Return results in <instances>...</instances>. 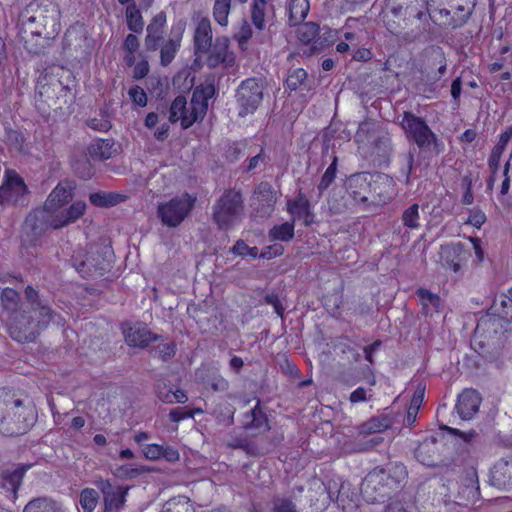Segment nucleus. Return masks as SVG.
Listing matches in <instances>:
<instances>
[{"instance_id":"f257e3e1","label":"nucleus","mask_w":512,"mask_h":512,"mask_svg":"<svg viewBox=\"0 0 512 512\" xmlns=\"http://www.w3.org/2000/svg\"><path fill=\"white\" fill-rule=\"evenodd\" d=\"M56 316L50 307H40L37 314L20 308V311H14L7 316L9 334L18 342H32L40 330L55 321Z\"/></svg>"},{"instance_id":"f03ea898","label":"nucleus","mask_w":512,"mask_h":512,"mask_svg":"<svg viewBox=\"0 0 512 512\" xmlns=\"http://www.w3.org/2000/svg\"><path fill=\"white\" fill-rule=\"evenodd\" d=\"M406 477L407 471L402 464H392L387 469L375 468L364 478L361 492L368 501H378L400 488Z\"/></svg>"},{"instance_id":"7ed1b4c3","label":"nucleus","mask_w":512,"mask_h":512,"mask_svg":"<svg viewBox=\"0 0 512 512\" xmlns=\"http://www.w3.org/2000/svg\"><path fill=\"white\" fill-rule=\"evenodd\" d=\"M214 88L207 86L196 89L192 95L189 105L183 96H177L170 106L169 121L176 123L180 121L183 129L191 127L195 122L201 120L208 109V100L213 96Z\"/></svg>"},{"instance_id":"20e7f679","label":"nucleus","mask_w":512,"mask_h":512,"mask_svg":"<svg viewBox=\"0 0 512 512\" xmlns=\"http://www.w3.org/2000/svg\"><path fill=\"white\" fill-rule=\"evenodd\" d=\"M73 198V187L68 183H59L49 194L44 208L50 215L61 217L67 221V226L76 222L86 211L84 201H75L68 208L63 207Z\"/></svg>"},{"instance_id":"39448f33","label":"nucleus","mask_w":512,"mask_h":512,"mask_svg":"<svg viewBox=\"0 0 512 512\" xmlns=\"http://www.w3.org/2000/svg\"><path fill=\"white\" fill-rule=\"evenodd\" d=\"M400 125L404 130L407 140L415 143L419 149L435 154H440L444 151L443 142L430 129L423 118L405 111L402 114Z\"/></svg>"},{"instance_id":"423d86ee","label":"nucleus","mask_w":512,"mask_h":512,"mask_svg":"<svg viewBox=\"0 0 512 512\" xmlns=\"http://www.w3.org/2000/svg\"><path fill=\"white\" fill-rule=\"evenodd\" d=\"M242 195L228 190L213 205V220L221 230H228L236 224L243 214Z\"/></svg>"},{"instance_id":"0eeeda50","label":"nucleus","mask_w":512,"mask_h":512,"mask_svg":"<svg viewBox=\"0 0 512 512\" xmlns=\"http://www.w3.org/2000/svg\"><path fill=\"white\" fill-rule=\"evenodd\" d=\"M196 198L188 193L176 196L158 205L157 213L162 223L168 227H176L190 214Z\"/></svg>"},{"instance_id":"6e6552de","label":"nucleus","mask_w":512,"mask_h":512,"mask_svg":"<svg viewBox=\"0 0 512 512\" xmlns=\"http://www.w3.org/2000/svg\"><path fill=\"white\" fill-rule=\"evenodd\" d=\"M263 99V84L256 78H248L241 82L236 91V102L239 115L244 117L254 113Z\"/></svg>"},{"instance_id":"1a4fd4ad","label":"nucleus","mask_w":512,"mask_h":512,"mask_svg":"<svg viewBox=\"0 0 512 512\" xmlns=\"http://www.w3.org/2000/svg\"><path fill=\"white\" fill-rule=\"evenodd\" d=\"M67 226V221L58 216L50 215L44 208L33 210L25 219L24 229L34 237H39L48 228L60 229Z\"/></svg>"},{"instance_id":"9d476101","label":"nucleus","mask_w":512,"mask_h":512,"mask_svg":"<svg viewBox=\"0 0 512 512\" xmlns=\"http://www.w3.org/2000/svg\"><path fill=\"white\" fill-rule=\"evenodd\" d=\"M373 185V174L358 173L350 176L347 180V191L350 197L357 203L371 206V191Z\"/></svg>"},{"instance_id":"9b49d317","label":"nucleus","mask_w":512,"mask_h":512,"mask_svg":"<svg viewBox=\"0 0 512 512\" xmlns=\"http://www.w3.org/2000/svg\"><path fill=\"white\" fill-rule=\"evenodd\" d=\"M277 202V194L268 183H260L255 189L252 198V207L257 216L261 218L269 217Z\"/></svg>"},{"instance_id":"f8f14e48","label":"nucleus","mask_w":512,"mask_h":512,"mask_svg":"<svg viewBox=\"0 0 512 512\" xmlns=\"http://www.w3.org/2000/svg\"><path fill=\"white\" fill-rule=\"evenodd\" d=\"M97 487L103 494L104 512L118 510L126 501L128 487L114 486L109 480H100Z\"/></svg>"},{"instance_id":"ddd939ff","label":"nucleus","mask_w":512,"mask_h":512,"mask_svg":"<svg viewBox=\"0 0 512 512\" xmlns=\"http://www.w3.org/2000/svg\"><path fill=\"white\" fill-rule=\"evenodd\" d=\"M242 426L245 430L257 435L264 434L271 429L268 416L264 407L261 406L260 400H257L256 405L251 410L244 413Z\"/></svg>"},{"instance_id":"4468645a","label":"nucleus","mask_w":512,"mask_h":512,"mask_svg":"<svg viewBox=\"0 0 512 512\" xmlns=\"http://www.w3.org/2000/svg\"><path fill=\"white\" fill-rule=\"evenodd\" d=\"M394 182L386 174H374L371 191V206H381L393 198Z\"/></svg>"},{"instance_id":"2eb2a0df","label":"nucleus","mask_w":512,"mask_h":512,"mask_svg":"<svg viewBox=\"0 0 512 512\" xmlns=\"http://www.w3.org/2000/svg\"><path fill=\"white\" fill-rule=\"evenodd\" d=\"M229 39L226 37L217 38L211 46L210 54L207 58L209 67L214 68L219 65L223 67H231L235 62L234 55L229 52Z\"/></svg>"},{"instance_id":"dca6fc26","label":"nucleus","mask_w":512,"mask_h":512,"mask_svg":"<svg viewBox=\"0 0 512 512\" xmlns=\"http://www.w3.org/2000/svg\"><path fill=\"white\" fill-rule=\"evenodd\" d=\"M122 332L126 343L131 347L145 348L152 341L158 339L157 335L142 325L130 326L129 324H123Z\"/></svg>"},{"instance_id":"f3484780","label":"nucleus","mask_w":512,"mask_h":512,"mask_svg":"<svg viewBox=\"0 0 512 512\" xmlns=\"http://www.w3.org/2000/svg\"><path fill=\"white\" fill-rule=\"evenodd\" d=\"M441 446L442 443L435 436H430L419 444L415 457L423 465L435 466L440 457Z\"/></svg>"},{"instance_id":"a211bd4d","label":"nucleus","mask_w":512,"mask_h":512,"mask_svg":"<svg viewBox=\"0 0 512 512\" xmlns=\"http://www.w3.org/2000/svg\"><path fill=\"white\" fill-rule=\"evenodd\" d=\"M480 403L479 393L474 389H466L458 397L456 410L462 420H469L477 413Z\"/></svg>"},{"instance_id":"6ab92c4d","label":"nucleus","mask_w":512,"mask_h":512,"mask_svg":"<svg viewBox=\"0 0 512 512\" xmlns=\"http://www.w3.org/2000/svg\"><path fill=\"white\" fill-rule=\"evenodd\" d=\"M490 483L497 488L512 486V457L502 458L495 463L490 472Z\"/></svg>"},{"instance_id":"aec40b11","label":"nucleus","mask_w":512,"mask_h":512,"mask_svg":"<svg viewBox=\"0 0 512 512\" xmlns=\"http://www.w3.org/2000/svg\"><path fill=\"white\" fill-rule=\"evenodd\" d=\"M25 192L26 185L20 177L9 178L6 183L0 186V205L4 206L17 202Z\"/></svg>"},{"instance_id":"412c9836","label":"nucleus","mask_w":512,"mask_h":512,"mask_svg":"<svg viewBox=\"0 0 512 512\" xmlns=\"http://www.w3.org/2000/svg\"><path fill=\"white\" fill-rule=\"evenodd\" d=\"M195 53L198 57L206 54L212 46V29L209 19L199 20L194 33Z\"/></svg>"},{"instance_id":"4be33fe9","label":"nucleus","mask_w":512,"mask_h":512,"mask_svg":"<svg viewBox=\"0 0 512 512\" xmlns=\"http://www.w3.org/2000/svg\"><path fill=\"white\" fill-rule=\"evenodd\" d=\"M441 260L443 266L458 273L462 262L465 260V253L460 245H448L441 248Z\"/></svg>"},{"instance_id":"5701e85b","label":"nucleus","mask_w":512,"mask_h":512,"mask_svg":"<svg viewBox=\"0 0 512 512\" xmlns=\"http://www.w3.org/2000/svg\"><path fill=\"white\" fill-rule=\"evenodd\" d=\"M288 211L293 216V222L295 219L302 220L305 226L313 222L309 201L303 195L288 203Z\"/></svg>"},{"instance_id":"b1692460","label":"nucleus","mask_w":512,"mask_h":512,"mask_svg":"<svg viewBox=\"0 0 512 512\" xmlns=\"http://www.w3.org/2000/svg\"><path fill=\"white\" fill-rule=\"evenodd\" d=\"M22 401L14 399L6 389H0V425L7 419L16 416V409L21 408Z\"/></svg>"},{"instance_id":"393cba45","label":"nucleus","mask_w":512,"mask_h":512,"mask_svg":"<svg viewBox=\"0 0 512 512\" xmlns=\"http://www.w3.org/2000/svg\"><path fill=\"white\" fill-rule=\"evenodd\" d=\"M416 295L420 300V304L425 315H431L434 312H439L442 300L438 294H435L425 288H419L416 291Z\"/></svg>"},{"instance_id":"a878e982","label":"nucleus","mask_w":512,"mask_h":512,"mask_svg":"<svg viewBox=\"0 0 512 512\" xmlns=\"http://www.w3.org/2000/svg\"><path fill=\"white\" fill-rule=\"evenodd\" d=\"M310 9L309 0H289V23L292 26L300 24Z\"/></svg>"},{"instance_id":"bb28decb","label":"nucleus","mask_w":512,"mask_h":512,"mask_svg":"<svg viewBox=\"0 0 512 512\" xmlns=\"http://www.w3.org/2000/svg\"><path fill=\"white\" fill-rule=\"evenodd\" d=\"M393 425V421L387 415H379L376 417H372L364 424H362L360 428V432L362 434H376L381 433Z\"/></svg>"},{"instance_id":"cd10ccee","label":"nucleus","mask_w":512,"mask_h":512,"mask_svg":"<svg viewBox=\"0 0 512 512\" xmlns=\"http://www.w3.org/2000/svg\"><path fill=\"white\" fill-rule=\"evenodd\" d=\"M23 512H62L61 506L52 499L41 497L29 501Z\"/></svg>"},{"instance_id":"c85d7f7f","label":"nucleus","mask_w":512,"mask_h":512,"mask_svg":"<svg viewBox=\"0 0 512 512\" xmlns=\"http://www.w3.org/2000/svg\"><path fill=\"white\" fill-rule=\"evenodd\" d=\"M90 154L101 160L110 159L116 152L115 143L111 139L98 140L90 146Z\"/></svg>"},{"instance_id":"c756f323","label":"nucleus","mask_w":512,"mask_h":512,"mask_svg":"<svg viewBox=\"0 0 512 512\" xmlns=\"http://www.w3.org/2000/svg\"><path fill=\"white\" fill-rule=\"evenodd\" d=\"M268 237L271 241L288 242L292 240L294 237L293 221L273 226L269 230Z\"/></svg>"},{"instance_id":"7c9ffc66","label":"nucleus","mask_w":512,"mask_h":512,"mask_svg":"<svg viewBox=\"0 0 512 512\" xmlns=\"http://www.w3.org/2000/svg\"><path fill=\"white\" fill-rule=\"evenodd\" d=\"M424 398V389L419 388L414 393L410 405L407 409L406 417L404 419V424L408 427H411L415 424L417 419V414L421 407L422 401Z\"/></svg>"},{"instance_id":"2f4dec72","label":"nucleus","mask_w":512,"mask_h":512,"mask_svg":"<svg viewBox=\"0 0 512 512\" xmlns=\"http://www.w3.org/2000/svg\"><path fill=\"white\" fill-rule=\"evenodd\" d=\"M73 266L82 277L92 276L96 270L95 265L86 257L82 251L77 252L72 257Z\"/></svg>"},{"instance_id":"473e14b6","label":"nucleus","mask_w":512,"mask_h":512,"mask_svg":"<svg viewBox=\"0 0 512 512\" xmlns=\"http://www.w3.org/2000/svg\"><path fill=\"white\" fill-rule=\"evenodd\" d=\"M20 301L19 294L12 288H5L0 296V304L4 310L8 312V315L14 311H20L18 309V303Z\"/></svg>"},{"instance_id":"72a5a7b5","label":"nucleus","mask_w":512,"mask_h":512,"mask_svg":"<svg viewBox=\"0 0 512 512\" xmlns=\"http://www.w3.org/2000/svg\"><path fill=\"white\" fill-rule=\"evenodd\" d=\"M90 202L99 207H110L121 201V196L114 193L96 192L89 196Z\"/></svg>"},{"instance_id":"f704fd0d","label":"nucleus","mask_w":512,"mask_h":512,"mask_svg":"<svg viewBox=\"0 0 512 512\" xmlns=\"http://www.w3.org/2000/svg\"><path fill=\"white\" fill-rule=\"evenodd\" d=\"M403 225L409 229H418L420 227L419 205L414 203L405 209L402 213Z\"/></svg>"},{"instance_id":"c9c22d12","label":"nucleus","mask_w":512,"mask_h":512,"mask_svg":"<svg viewBox=\"0 0 512 512\" xmlns=\"http://www.w3.org/2000/svg\"><path fill=\"white\" fill-rule=\"evenodd\" d=\"M126 18L127 25L131 31L141 32L143 30V19L135 4H131L126 8Z\"/></svg>"},{"instance_id":"e433bc0d","label":"nucleus","mask_w":512,"mask_h":512,"mask_svg":"<svg viewBox=\"0 0 512 512\" xmlns=\"http://www.w3.org/2000/svg\"><path fill=\"white\" fill-rule=\"evenodd\" d=\"M99 500L98 492L92 488H85L80 493V505L84 512H92Z\"/></svg>"},{"instance_id":"4c0bfd02","label":"nucleus","mask_w":512,"mask_h":512,"mask_svg":"<svg viewBox=\"0 0 512 512\" xmlns=\"http://www.w3.org/2000/svg\"><path fill=\"white\" fill-rule=\"evenodd\" d=\"M319 34V26L314 22L304 23L298 29V38L304 44L311 43Z\"/></svg>"},{"instance_id":"58836bf2","label":"nucleus","mask_w":512,"mask_h":512,"mask_svg":"<svg viewBox=\"0 0 512 512\" xmlns=\"http://www.w3.org/2000/svg\"><path fill=\"white\" fill-rule=\"evenodd\" d=\"M267 6L253 4L251 6V20L258 30H263L266 26Z\"/></svg>"},{"instance_id":"ea45409f","label":"nucleus","mask_w":512,"mask_h":512,"mask_svg":"<svg viewBox=\"0 0 512 512\" xmlns=\"http://www.w3.org/2000/svg\"><path fill=\"white\" fill-rule=\"evenodd\" d=\"M25 295L27 298V303L21 305V309H28L30 310V312H34V314H37L40 307H48L47 305L42 304V302L38 300V292L34 290L32 287L28 286L26 288Z\"/></svg>"},{"instance_id":"a19ab883","label":"nucleus","mask_w":512,"mask_h":512,"mask_svg":"<svg viewBox=\"0 0 512 512\" xmlns=\"http://www.w3.org/2000/svg\"><path fill=\"white\" fill-rule=\"evenodd\" d=\"M180 46L179 40H169L161 48V63L163 66H167L172 62L175 54Z\"/></svg>"},{"instance_id":"79ce46f5","label":"nucleus","mask_w":512,"mask_h":512,"mask_svg":"<svg viewBox=\"0 0 512 512\" xmlns=\"http://www.w3.org/2000/svg\"><path fill=\"white\" fill-rule=\"evenodd\" d=\"M307 79V72L302 68L293 70L287 77L286 85L291 91H296Z\"/></svg>"},{"instance_id":"37998d69","label":"nucleus","mask_w":512,"mask_h":512,"mask_svg":"<svg viewBox=\"0 0 512 512\" xmlns=\"http://www.w3.org/2000/svg\"><path fill=\"white\" fill-rule=\"evenodd\" d=\"M163 30L155 28L154 25L147 26V36L145 39V46L148 50L155 51L158 48L159 42L162 39Z\"/></svg>"},{"instance_id":"c03bdc74","label":"nucleus","mask_w":512,"mask_h":512,"mask_svg":"<svg viewBox=\"0 0 512 512\" xmlns=\"http://www.w3.org/2000/svg\"><path fill=\"white\" fill-rule=\"evenodd\" d=\"M28 468L29 467L22 466L5 475L4 479L11 486V489L14 492V494H16L18 488L20 487L22 478Z\"/></svg>"},{"instance_id":"a18cd8bd","label":"nucleus","mask_w":512,"mask_h":512,"mask_svg":"<svg viewBox=\"0 0 512 512\" xmlns=\"http://www.w3.org/2000/svg\"><path fill=\"white\" fill-rule=\"evenodd\" d=\"M154 356L166 361L172 358L176 352V346L173 342H161L153 350Z\"/></svg>"},{"instance_id":"49530a36","label":"nucleus","mask_w":512,"mask_h":512,"mask_svg":"<svg viewBox=\"0 0 512 512\" xmlns=\"http://www.w3.org/2000/svg\"><path fill=\"white\" fill-rule=\"evenodd\" d=\"M231 252L237 256H250L254 259L260 255L258 254L257 247H249L243 240H237L234 246L231 248Z\"/></svg>"},{"instance_id":"de8ad7c7","label":"nucleus","mask_w":512,"mask_h":512,"mask_svg":"<svg viewBox=\"0 0 512 512\" xmlns=\"http://www.w3.org/2000/svg\"><path fill=\"white\" fill-rule=\"evenodd\" d=\"M336 169H337V158L335 157L333 159V162L328 166L326 171L324 172L321 181L319 183L318 189L321 192H323L325 189H327L330 184L334 181L336 177Z\"/></svg>"},{"instance_id":"09e8293b","label":"nucleus","mask_w":512,"mask_h":512,"mask_svg":"<svg viewBox=\"0 0 512 512\" xmlns=\"http://www.w3.org/2000/svg\"><path fill=\"white\" fill-rule=\"evenodd\" d=\"M503 150L493 147L491 154L488 159V166L491 171V179L490 182H493L495 180V175L499 170L500 166V160L503 154Z\"/></svg>"},{"instance_id":"8fccbe9b","label":"nucleus","mask_w":512,"mask_h":512,"mask_svg":"<svg viewBox=\"0 0 512 512\" xmlns=\"http://www.w3.org/2000/svg\"><path fill=\"white\" fill-rule=\"evenodd\" d=\"M130 99L140 107L147 105V94L140 86H133L128 91Z\"/></svg>"},{"instance_id":"3c124183","label":"nucleus","mask_w":512,"mask_h":512,"mask_svg":"<svg viewBox=\"0 0 512 512\" xmlns=\"http://www.w3.org/2000/svg\"><path fill=\"white\" fill-rule=\"evenodd\" d=\"M373 127L374 123L370 121L361 122L355 135L356 142L364 143L366 140H368L370 138V133L372 132Z\"/></svg>"},{"instance_id":"603ef678","label":"nucleus","mask_w":512,"mask_h":512,"mask_svg":"<svg viewBox=\"0 0 512 512\" xmlns=\"http://www.w3.org/2000/svg\"><path fill=\"white\" fill-rule=\"evenodd\" d=\"M143 471V469L132 468L129 465H123L117 467L113 473L118 478L129 479L140 475Z\"/></svg>"},{"instance_id":"864d4df0","label":"nucleus","mask_w":512,"mask_h":512,"mask_svg":"<svg viewBox=\"0 0 512 512\" xmlns=\"http://www.w3.org/2000/svg\"><path fill=\"white\" fill-rule=\"evenodd\" d=\"M273 504V512H297L293 502L287 498H276Z\"/></svg>"},{"instance_id":"5fc2aeb1","label":"nucleus","mask_w":512,"mask_h":512,"mask_svg":"<svg viewBox=\"0 0 512 512\" xmlns=\"http://www.w3.org/2000/svg\"><path fill=\"white\" fill-rule=\"evenodd\" d=\"M162 447L159 444H148L143 447L142 452L147 459L158 460L162 458Z\"/></svg>"},{"instance_id":"6e6d98bb","label":"nucleus","mask_w":512,"mask_h":512,"mask_svg":"<svg viewBox=\"0 0 512 512\" xmlns=\"http://www.w3.org/2000/svg\"><path fill=\"white\" fill-rule=\"evenodd\" d=\"M284 253V248L282 245L274 244L263 249L260 258L271 259L277 256H281Z\"/></svg>"},{"instance_id":"4d7b16f0","label":"nucleus","mask_w":512,"mask_h":512,"mask_svg":"<svg viewBox=\"0 0 512 512\" xmlns=\"http://www.w3.org/2000/svg\"><path fill=\"white\" fill-rule=\"evenodd\" d=\"M191 417H193V412H189L188 410H186V408H175L172 409L169 413L170 420L175 423H178L181 420Z\"/></svg>"},{"instance_id":"13d9d810","label":"nucleus","mask_w":512,"mask_h":512,"mask_svg":"<svg viewBox=\"0 0 512 512\" xmlns=\"http://www.w3.org/2000/svg\"><path fill=\"white\" fill-rule=\"evenodd\" d=\"M457 10L460 12V15L457 19H452L451 22L448 23L452 28H457L462 26L468 20L471 12L468 9H465L464 6H459Z\"/></svg>"},{"instance_id":"bf43d9fd","label":"nucleus","mask_w":512,"mask_h":512,"mask_svg":"<svg viewBox=\"0 0 512 512\" xmlns=\"http://www.w3.org/2000/svg\"><path fill=\"white\" fill-rule=\"evenodd\" d=\"M210 386L213 391L223 392L229 387L228 381L220 375L213 376L210 380Z\"/></svg>"},{"instance_id":"052dcab7","label":"nucleus","mask_w":512,"mask_h":512,"mask_svg":"<svg viewBox=\"0 0 512 512\" xmlns=\"http://www.w3.org/2000/svg\"><path fill=\"white\" fill-rule=\"evenodd\" d=\"M252 36V30L248 23H243L240 30L236 33L235 38L240 45L245 44Z\"/></svg>"},{"instance_id":"680f3d73","label":"nucleus","mask_w":512,"mask_h":512,"mask_svg":"<svg viewBox=\"0 0 512 512\" xmlns=\"http://www.w3.org/2000/svg\"><path fill=\"white\" fill-rule=\"evenodd\" d=\"M265 302L271 306H273L275 312L279 315V316H283V307H282V304L279 300V297L277 294L275 293H270V294H267L265 296Z\"/></svg>"},{"instance_id":"e2e57ef3","label":"nucleus","mask_w":512,"mask_h":512,"mask_svg":"<svg viewBox=\"0 0 512 512\" xmlns=\"http://www.w3.org/2000/svg\"><path fill=\"white\" fill-rule=\"evenodd\" d=\"M89 126L97 131L106 132L111 128V123L107 119H91Z\"/></svg>"},{"instance_id":"0e129e2a","label":"nucleus","mask_w":512,"mask_h":512,"mask_svg":"<svg viewBox=\"0 0 512 512\" xmlns=\"http://www.w3.org/2000/svg\"><path fill=\"white\" fill-rule=\"evenodd\" d=\"M162 458H165L169 462H177L180 459V454L177 449L171 446H163Z\"/></svg>"},{"instance_id":"69168bd1","label":"nucleus","mask_w":512,"mask_h":512,"mask_svg":"<svg viewBox=\"0 0 512 512\" xmlns=\"http://www.w3.org/2000/svg\"><path fill=\"white\" fill-rule=\"evenodd\" d=\"M349 400L351 403H359L368 400L367 390L363 387H358L350 394Z\"/></svg>"},{"instance_id":"338daca9","label":"nucleus","mask_w":512,"mask_h":512,"mask_svg":"<svg viewBox=\"0 0 512 512\" xmlns=\"http://www.w3.org/2000/svg\"><path fill=\"white\" fill-rule=\"evenodd\" d=\"M511 138H512V128H508L499 135L498 143L494 147L505 151L507 144L509 143Z\"/></svg>"},{"instance_id":"774afa93","label":"nucleus","mask_w":512,"mask_h":512,"mask_svg":"<svg viewBox=\"0 0 512 512\" xmlns=\"http://www.w3.org/2000/svg\"><path fill=\"white\" fill-rule=\"evenodd\" d=\"M385 512H409V511H408L405 503H403L400 500H393L388 504Z\"/></svg>"}]
</instances>
